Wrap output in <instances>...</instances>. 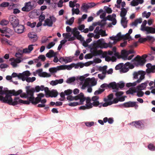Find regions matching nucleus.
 Returning <instances> with one entry per match:
<instances>
[{
	"label": "nucleus",
	"instance_id": "72a5a7b5",
	"mask_svg": "<svg viewBox=\"0 0 155 155\" xmlns=\"http://www.w3.org/2000/svg\"><path fill=\"white\" fill-rule=\"evenodd\" d=\"M23 74L24 72L22 73H19L18 74L16 73L13 72L12 74V78H14L17 77L18 79L22 80Z\"/></svg>",
	"mask_w": 155,
	"mask_h": 155
},
{
	"label": "nucleus",
	"instance_id": "412c9836",
	"mask_svg": "<svg viewBox=\"0 0 155 155\" xmlns=\"http://www.w3.org/2000/svg\"><path fill=\"white\" fill-rule=\"evenodd\" d=\"M9 20L13 28L19 23L18 18L16 16L13 15H10L9 17Z\"/></svg>",
	"mask_w": 155,
	"mask_h": 155
},
{
	"label": "nucleus",
	"instance_id": "37998d69",
	"mask_svg": "<svg viewBox=\"0 0 155 155\" xmlns=\"http://www.w3.org/2000/svg\"><path fill=\"white\" fill-rule=\"evenodd\" d=\"M72 15H74V14H76V15H78L79 14L80 12V11L79 9L78 8H72Z\"/></svg>",
	"mask_w": 155,
	"mask_h": 155
},
{
	"label": "nucleus",
	"instance_id": "774afa93",
	"mask_svg": "<svg viewBox=\"0 0 155 155\" xmlns=\"http://www.w3.org/2000/svg\"><path fill=\"white\" fill-rule=\"evenodd\" d=\"M149 150L151 151L155 150V147L153 144H149L148 146Z\"/></svg>",
	"mask_w": 155,
	"mask_h": 155
},
{
	"label": "nucleus",
	"instance_id": "09e8293b",
	"mask_svg": "<svg viewBox=\"0 0 155 155\" xmlns=\"http://www.w3.org/2000/svg\"><path fill=\"white\" fill-rule=\"evenodd\" d=\"M136 94V95L138 97H142L144 94V93L142 91L138 90H137V91Z\"/></svg>",
	"mask_w": 155,
	"mask_h": 155
},
{
	"label": "nucleus",
	"instance_id": "7c9ffc66",
	"mask_svg": "<svg viewBox=\"0 0 155 155\" xmlns=\"http://www.w3.org/2000/svg\"><path fill=\"white\" fill-rule=\"evenodd\" d=\"M148 83V81H147L144 83H141L140 84L137 86L136 87L137 90L140 91L144 90L146 88Z\"/></svg>",
	"mask_w": 155,
	"mask_h": 155
},
{
	"label": "nucleus",
	"instance_id": "9d476101",
	"mask_svg": "<svg viewBox=\"0 0 155 155\" xmlns=\"http://www.w3.org/2000/svg\"><path fill=\"white\" fill-rule=\"evenodd\" d=\"M113 52L111 51H105L103 52L101 55H102L103 57L105 58V60L107 61H112V62L116 61L117 60L116 56L117 55H115V56H112L110 57L109 55H112L113 54Z\"/></svg>",
	"mask_w": 155,
	"mask_h": 155
},
{
	"label": "nucleus",
	"instance_id": "aec40b11",
	"mask_svg": "<svg viewBox=\"0 0 155 155\" xmlns=\"http://www.w3.org/2000/svg\"><path fill=\"white\" fill-rule=\"evenodd\" d=\"M137 102L135 101H129L126 102L120 105V107H135L136 108L138 107V105L136 104Z\"/></svg>",
	"mask_w": 155,
	"mask_h": 155
},
{
	"label": "nucleus",
	"instance_id": "20e7f679",
	"mask_svg": "<svg viewBox=\"0 0 155 155\" xmlns=\"http://www.w3.org/2000/svg\"><path fill=\"white\" fill-rule=\"evenodd\" d=\"M9 100H5V102L7 103V104L9 105L15 106V105L20 104H29L31 102L29 100L23 101L22 99H20L19 97H15L13 100L12 97H9Z\"/></svg>",
	"mask_w": 155,
	"mask_h": 155
},
{
	"label": "nucleus",
	"instance_id": "ddd939ff",
	"mask_svg": "<svg viewBox=\"0 0 155 155\" xmlns=\"http://www.w3.org/2000/svg\"><path fill=\"white\" fill-rule=\"evenodd\" d=\"M56 18L54 16H50L48 18L46 19L43 24L44 26H47L48 27H52L54 23L56 21Z\"/></svg>",
	"mask_w": 155,
	"mask_h": 155
},
{
	"label": "nucleus",
	"instance_id": "c03bdc74",
	"mask_svg": "<svg viewBox=\"0 0 155 155\" xmlns=\"http://www.w3.org/2000/svg\"><path fill=\"white\" fill-rule=\"evenodd\" d=\"M73 68L74 67L75 69H77L80 67L81 68H82L84 66V65L81 62L78 63L76 64H74L73 65Z\"/></svg>",
	"mask_w": 155,
	"mask_h": 155
},
{
	"label": "nucleus",
	"instance_id": "e2e57ef3",
	"mask_svg": "<svg viewBox=\"0 0 155 155\" xmlns=\"http://www.w3.org/2000/svg\"><path fill=\"white\" fill-rule=\"evenodd\" d=\"M124 64L122 63H120L117 64L115 67L116 70H118L121 69L123 66Z\"/></svg>",
	"mask_w": 155,
	"mask_h": 155
},
{
	"label": "nucleus",
	"instance_id": "f3484780",
	"mask_svg": "<svg viewBox=\"0 0 155 155\" xmlns=\"http://www.w3.org/2000/svg\"><path fill=\"white\" fill-rule=\"evenodd\" d=\"M145 75V72H143L141 74L140 78L136 81L133 83H127L126 86L127 87H134L137 85V83H139L141 82L142 80L144 78Z\"/></svg>",
	"mask_w": 155,
	"mask_h": 155
},
{
	"label": "nucleus",
	"instance_id": "ea45409f",
	"mask_svg": "<svg viewBox=\"0 0 155 155\" xmlns=\"http://www.w3.org/2000/svg\"><path fill=\"white\" fill-rule=\"evenodd\" d=\"M151 14L150 12H149L147 13L146 11H144L142 13V17L143 18L145 17L147 18H148Z\"/></svg>",
	"mask_w": 155,
	"mask_h": 155
},
{
	"label": "nucleus",
	"instance_id": "0e129e2a",
	"mask_svg": "<svg viewBox=\"0 0 155 155\" xmlns=\"http://www.w3.org/2000/svg\"><path fill=\"white\" fill-rule=\"evenodd\" d=\"M155 54V52H151V53L149 54L148 55V58L151 60L154 59V57L152 55V54Z\"/></svg>",
	"mask_w": 155,
	"mask_h": 155
},
{
	"label": "nucleus",
	"instance_id": "5fc2aeb1",
	"mask_svg": "<svg viewBox=\"0 0 155 155\" xmlns=\"http://www.w3.org/2000/svg\"><path fill=\"white\" fill-rule=\"evenodd\" d=\"M146 38V41L149 40L152 42H153L155 41V38L152 36H147Z\"/></svg>",
	"mask_w": 155,
	"mask_h": 155
},
{
	"label": "nucleus",
	"instance_id": "bb28decb",
	"mask_svg": "<svg viewBox=\"0 0 155 155\" xmlns=\"http://www.w3.org/2000/svg\"><path fill=\"white\" fill-rule=\"evenodd\" d=\"M84 82L86 83H88L89 84L90 83L91 84L90 85L92 86L96 85L97 84V81L94 78H87L85 79Z\"/></svg>",
	"mask_w": 155,
	"mask_h": 155
},
{
	"label": "nucleus",
	"instance_id": "a211bd4d",
	"mask_svg": "<svg viewBox=\"0 0 155 155\" xmlns=\"http://www.w3.org/2000/svg\"><path fill=\"white\" fill-rule=\"evenodd\" d=\"M116 15L115 14H113L112 15H109L107 16L108 20L112 21L111 23H109L108 25V27H111L112 26V25H115L117 23V20L116 19Z\"/></svg>",
	"mask_w": 155,
	"mask_h": 155
},
{
	"label": "nucleus",
	"instance_id": "bf43d9fd",
	"mask_svg": "<svg viewBox=\"0 0 155 155\" xmlns=\"http://www.w3.org/2000/svg\"><path fill=\"white\" fill-rule=\"evenodd\" d=\"M65 64H67L68 63L72 61V58L71 56L67 57H65Z\"/></svg>",
	"mask_w": 155,
	"mask_h": 155
},
{
	"label": "nucleus",
	"instance_id": "c9c22d12",
	"mask_svg": "<svg viewBox=\"0 0 155 155\" xmlns=\"http://www.w3.org/2000/svg\"><path fill=\"white\" fill-rule=\"evenodd\" d=\"M136 87L134 88H130L127 91V94L133 95L134 93H136Z\"/></svg>",
	"mask_w": 155,
	"mask_h": 155
},
{
	"label": "nucleus",
	"instance_id": "69168bd1",
	"mask_svg": "<svg viewBox=\"0 0 155 155\" xmlns=\"http://www.w3.org/2000/svg\"><path fill=\"white\" fill-rule=\"evenodd\" d=\"M104 8L106 10V12L108 13H110L112 12L111 8L107 6H104Z\"/></svg>",
	"mask_w": 155,
	"mask_h": 155
},
{
	"label": "nucleus",
	"instance_id": "4be33fe9",
	"mask_svg": "<svg viewBox=\"0 0 155 155\" xmlns=\"http://www.w3.org/2000/svg\"><path fill=\"white\" fill-rule=\"evenodd\" d=\"M135 53V51L133 50H130L127 51L125 50H124L121 51V57L124 60H126L127 56L129 54Z\"/></svg>",
	"mask_w": 155,
	"mask_h": 155
},
{
	"label": "nucleus",
	"instance_id": "6e6552de",
	"mask_svg": "<svg viewBox=\"0 0 155 155\" xmlns=\"http://www.w3.org/2000/svg\"><path fill=\"white\" fill-rule=\"evenodd\" d=\"M36 6V3L34 1H29L25 3L24 6L21 8L22 11L29 12L33 9Z\"/></svg>",
	"mask_w": 155,
	"mask_h": 155
},
{
	"label": "nucleus",
	"instance_id": "79ce46f5",
	"mask_svg": "<svg viewBox=\"0 0 155 155\" xmlns=\"http://www.w3.org/2000/svg\"><path fill=\"white\" fill-rule=\"evenodd\" d=\"M54 53V51L52 50H50L46 54V56L49 58H51V57H53V55Z\"/></svg>",
	"mask_w": 155,
	"mask_h": 155
},
{
	"label": "nucleus",
	"instance_id": "473e14b6",
	"mask_svg": "<svg viewBox=\"0 0 155 155\" xmlns=\"http://www.w3.org/2000/svg\"><path fill=\"white\" fill-rule=\"evenodd\" d=\"M64 80L63 79L52 81H51L50 84L52 86H55L58 84H61L63 83Z\"/></svg>",
	"mask_w": 155,
	"mask_h": 155
},
{
	"label": "nucleus",
	"instance_id": "f8f14e48",
	"mask_svg": "<svg viewBox=\"0 0 155 155\" xmlns=\"http://www.w3.org/2000/svg\"><path fill=\"white\" fill-rule=\"evenodd\" d=\"M0 32L4 34H1V36H5L8 38H9L13 34V31L11 29L8 28L3 27L0 28Z\"/></svg>",
	"mask_w": 155,
	"mask_h": 155
},
{
	"label": "nucleus",
	"instance_id": "0eeeda50",
	"mask_svg": "<svg viewBox=\"0 0 155 155\" xmlns=\"http://www.w3.org/2000/svg\"><path fill=\"white\" fill-rule=\"evenodd\" d=\"M147 22L144 20L141 26L140 30L143 31H146V34H153L155 33V26L154 27L146 26Z\"/></svg>",
	"mask_w": 155,
	"mask_h": 155
},
{
	"label": "nucleus",
	"instance_id": "6ab92c4d",
	"mask_svg": "<svg viewBox=\"0 0 155 155\" xmlns=\"http://www.w3.org/2000/svg\"><path fill=\"white\" fill-rule=\"evenodd\" d=\"M125 100L124 97H123L121 98H119V100H118L117 98H114L112 101H107L106 102V103H104L102 105L103 107H105L107 106L108 105H111L113 104L117 103L119 101H124Z\"/></svg>",
	"mask_w": 155,
	"mask_h": 155
},
{
	"label": "nucleus",
	"instance_id": "a18cd8bd",
	"mask_svg": "<svg viewBox=\"0 0 155 155\" xmlns=\"http://www.w3.org/2000/svg\"><path fill=\"white\" fill-rule=\"evenodd\" d=\"M74 17H72L69 20H67L66 22V24L71 25L74 22Z\"/></svg>",
	"mask_w": 155,
	"mask_h": 155
},
{
	"label": "nucleus",
	"instance_id": "13d9d810",
	"mask_svg": "<svg viewBox=\"0 0 155 155\" xmlns=\"http://www.w3.org/2000/svg\"><path fill=\"white\" fill-rule=\"evenodd\" d=\"M99 33L102 37L107 36V34L106 33L105 31L102 29H100Z\"/></svg>",
	"mask_w": 155,
	"mask_h": 155
},
{
	"label": "nucleus",
	"instance_id": "338daca9",
	"mask_svg": "<svg viewBox=\"0 0 155 155\" xmlns=\"http://www.w3.org/2000/svg\"><path fill=\"white\" fill-rule=\"evenodd\" d=\"M139 4L137 0H133L131 2L130 5L132 6H135Z\"/></svg>",
	"mask_w": 155,
	"mask_h": 155
},
{
	"label": "nucleus",
	"instance_id": "4c0bfd02",
	"mask_svg": "<svg viewBox=\"0 0 155 155\" xmlns=\"http://www.w3.org/2000/svg\"><path fill=\"white\" fill-rule=\"evenodd\" d=\"M78 96V95L76 96L75 97H73L71 95H69L66 98L67 100L68 101H71L74 100H79V99H78V97L77 96Z\"/></svg>",
	"mask_w": 155,
	"mask_h": 155
},
{
	"label": "nucleus",
	"instance_id": "f03ea898",
	"mask_svg": "<svg viewBox=\"0 0 155 155\" xmlns=\"http://www.w3.org/2000/svg\"><path fill=\"white\" fill-rule=\"evenodd\" d=\"M22 90L21 89L17 91H16L13 90L12 91H8L7 93H5L4 91L3 90V87L0 86V101L2 102L7 103L5 102V100H9V97H12V95L16 96L19 95L21 93Z\"/></svg>",
	"mask_w": 155,
	"mask_h": 155
},
{
	"label": "nucleus",
	"instance_id": "393cba45",
	"mask_svg": "<svg viewBox=\"0 0 155 155\" xmlns=\"http://www.w3.org/2000/svg\"><path fill=\"white\" fill-rule=\"evenodd\" d=\"M130 124L139 129H142L144 127V125L141 121H136L130 123Z\"/></svg>",
	"mask_w": 155,
	"mask_h": 155
},
{
	"label": "nucleus",
	"instance_id": "b1692460",
	"mask_svg": "<svg viewBox=\"0 0 155 155\" xmlns=\"http://www.w3.org/2000/svg\"><path fill=\"white\" fill-rule=\"evenodd\" d=\"M13 28L15 32L18 34H21L24 32L25 28L24 25L19 23L14 27Z\"/></svg>",
	"mask_w": 155,
	"mask_h": 155
},
{
	"label": "nucleus",
	"instance_id": "4d7b16f0",
	"mask_svg": "<svg viewBox=\"0 0 155 155\" xmlns=\"http://www.w3.org/2000/svg\"><path fill=\"white\" fill-rule=\"evenodd\" d=\"M36 24V22H34L31 23L30 21H28L27 23V25L29 26L31 28H33L35 27Z\"/></svg>",
	"mask_w": 155,
	"mask_h": 155
},
{
	"label": "nucleus",
	"instance_id": "3c124183",
	"mask_svg": "<svg viewBox=\"0 0 155 155\" xmlns=\"http://www.w3.org/2000/svg\"><path fill=\"white\" fill-rule=\"evenodd\" d=\"M105 90L104 88H99L98 90L94 92V94L96 95L101 93Z\"/></svg>",
	"mask_w": 155,
	"mask_h": 155
},
{
	"label": "nucleus",
	"instance_id": "c85d7f7f",
	"mask_svg": "<svg viewBox=\"0 0 155 155\" xmlns=\"http://www.w3.org/2000/svg\"><path fill=\"white\" fill-rule=\"evenodd\" d=\"M28 36L30 40L32 42L36 41L38 38L37 35L35 34L34 32H30L28 33Z\"/></svg>",
	"mask_w": 155,
	"mask_h": 155
},
{
	"label": "nucleus",
	"instance_id": "6e6d98bb",
	"mask_svg": "<svg viewBox=\"0 0 155 155\" xmlns=\"http://www.w3.org/2000/svg\"><path fill=\"white\" fill-rule=\"evenodd\" d=\"M51 75L50 74L46 72H42L40 76V77H51Z\"/></svg>",
	"mask_w": 155,
	"mask_h": 155
},
{
	"label": "nucleus",
	"instance_id": "4468645a",
	"mask_svg": "<svg viewBox=\"0 0 155 155\" xmlns=\"http://www.w3.org/2000/svg\"><path fill=\"white\" fill-rule=\"evenodd\" d=\"M132 61L137 65L143 66L145 63L146 60L144 59H142L140 56L137 55L135 58L132 59Z\"/></svg>",
	"mask_w": 155,
	"mask_h": 155
},
{
	"label": "nucleus",
	"instance_id": "cd10ccee",
	"mask_svg": "<svg viewBox=\"0 0 155 155\" xmlns=\"http://www.w3.org/2000/svg\"><path fill=\"white\" fill-rule=\"evenodd\" d=\"M92 86L89 83L84 82L82 85L81 88L83 90L87 88V92L88 93H91L92 91Z\"/></svg>",
	"mask_w": 155,
	"mask_h": 155
},
{
	"label": "nucleus",
	"instance_id": "423d86ee",
	"mask_svg": "<svg viewBox=\"0 0 155 155\" xmlns=\"http://www.w3.org/2000/svg\"><path fill=\"white\" fill-rule=\"evenodd\" d=\"M109 85V88H112L113 90V91L115 92V95L117 97L116 98H117L119 100V98H121L123 97L121 96L124 94L123 92L121 91H118L119 89L117 83L116 84L115 82H113L110 83ZM125 96L124 97L125 98Z\"/></svg>",
	"mask_w": 155,
	"mask_h": 155
},
{
	"label": "nucleus",
	"instance_id": "7ed1b4c3",
	"mask_svg": "<svg viewBox=\"0 0 155 155\" xmlns=\"http://www.w3.org/2000/svg\"><path fill=\"white\" fill-rule=\"evenodd\" d=\"M77 97L78 99L80 100V104H83L84 101H86V104L85 106H82L79 107L80 110H84L87 109H90L92 107V103L91 102V99L90 97H84V94L81 93L79 94Z\"/></svg>",
	"mask_w": 155,
	"mask_h": 155
},
{
	"label": "nucleus",
	"instance_id": "a878e982",
	"mask_svg": "<svg viewBox=\"0 0 155 155\" xmlns=\"http://www.w3.org/2000/svg\"><path fill=\"white\" fill-rule=\"evenodd\" d=\"M147 68L146 72L148 74L155 73V65H152L150 63H147L146 65Z\"/></svg>",
	"mask_w": 155,
	"mask_h": 155
},
{
	"label": "nucleus",
	"instance_id": "f704fd0d",
	"mask_svg": "<svg viewBox=\"0 0 155 155\" xmlns=\"http://www.w3.org/2000/svg\"><path fill=\"white\" fill-rule=\"evenodd\" d=\"M34 99H33V100L32 101V104H36L39 102H41V104H45V103L47 102V100L45 99H40V100H38L35 101H34Z\"/></svg>",
	"mask_w": 155,
	"mask_h": 155
},
{
	"label": "nucleus",
	"instance_id": "de8ad7c7",
	"mask_svg": "<svg viewBox=\"0 0 155 155\" xmlns=\"http://www.w3.org/2000/svg\"><path fill=\"white\" fill-rule=\"evenodd\" d=\"M50 94L51 95V97H56L58 95V93L57 92L54 90H52L50 92Z\"/></svg>",
	"mask_w": 155,
	"mask_h": 155
},
{
	"label": "nucleus",
	"instance_id": "9b49d317",
	"mask_svg": "<svg viewBox=\"0 0 155 155\" xmlns=\"http://www.w3.org/2000/svg\"><path fill=\"white\" fill-rule=\"evenodd\" d=\"M31 74L30 71H24V74L22 78L23 81H26L27 82H33L36 80L35 77L32 78L28 77Z\"/></svg>",
	"mask_w": 155,
	"mask_h": 155
},
{
	"label": "nucleus",
	"instance_id": "603ef678",
	"mask_svg": "<svg viewBox=\"0 0 155 155\" xmlns=\"http://www.w3.org/2000/svg\"><path fill=\"white\" fill-rule=\"evenodd\" d=\"M76 79V78L74 77H71L67 79L66 82L68 83H71L75 81Z\"/></svg>",
	"mask_w": 155,
	"mask_h": 155
},
{
	"label": "nucleus",
	"instance_id": "8fccbe9b",
	"mask_svg": "<svg viewBox=\"0 0 155 155\" xmlns=\"http://www.w3.org/2000/svg\"><path fill=\"white\" fill-rule=\"evenodd\" d=\"M80 104H80V101L79 102H71L68 104L67 105L70 106L74 107Z\"/></svg>",
	"mask_w": 155,
	"mask_h": 155
},
{
	"label": "nucleus",
	"instance_id": "f257e3e1",
	"mask_svg": "<svg viewBox=\"0 0 155 155\" xmlns=\"http://www.w3.org/2000/svg\"><path fill=\"white\" fill-rule=\"evenodd\" d=\"M108 47H112L109 44L105 43L103 39H99L97 41L95 45L91 48L90 51L93 56L100 55L103 54V51L100 50H98L97 49L107 48Z\"/></svg>",
	"mask_w": 155,
	"mask_h": 155
},
{
	"label": "nucleus",
	"instance_id": "2eb2a0df",
	"mask_svg": "<svg viewBox=\"0 0 155 155\" xmlns=\"http://www.w3.org/2000/svg\"><path fill=\"white\" fill-rule=\"evenodd\" d=\"M31 89L32 90V92L33 94L35 92H38L40 91H44L45 92L49 91L48 87H45L44 85H41V86L37 85L35 86V87H31Z\"/></svg>",
	"mask_w": 155,
	"mask_h": 155
},
{
	"label": "nucleus",
	"instance_id": "864d4df0",
	"mask_svg": "<svg viewBox=\"0 0 155 155\" xmlns=\"http://www.w3.org/2000/svg\"><path fill=\"white\" fill-rule=\"evenodd\" d=\"M114 95L113 94H110L108 96V98H104V101L105 102L108 101H111V100L113 98Z\"/></svg>",
	"mask_w": 155,
	"mask_h": 155
},
{
	"label": "nucleus",
	"instance_id": "58836bf2",
	"mask_svg": "<svg viewBox=\"0 0 155 155\" xmlns=\"http://www.w3.org/2000/svg\"><path fill=\"white\" fill-rule=\"evenodd\" d=\"M37 96V97L35 98L34 97V95H33V97L34 99V101H35L39 99L40 100V99H41L42 98L44 97L45 95L43 93H41L38 94Z\"/></svg>",
	"mask_w": 155,
	"mask_h": 155
},
{
	"label": "nucleus",
	"instance_id": "1a4fd4ad",
	"mask_svg": "<svg viewBox=\"0 0 155 155\" xmlns=\"http://www.w3.org/2000/svg\"><path fill=\"white\" fill-rule=\"evenodd\" d=\"M121 10L120 14V16L121 17V23L124 28H125L127 27V18L125 17L127 14V11L124 8H121Z\"/></svg>",
	"mask_w": 155,
	"mask_h": 155
},
{
	"label": "nucleus",
	"instance_id": "e433bc0d",
	"mask_svg": "<svg viewBox=\"0 0 155 155\" xmlns=\"http://www.w3.org/2000/svg\"><path fill=\"white\" fill-rule=\"evenodd\" d=\"M81 9L83 12H87L89 8L87 4L83 3L81 6Z\"/></svg>",
	"mask_w": 155,
	"mask_h": 155
},
{
	"label": "nucleus",
	"instance_id": "39448f33",
	"mask_svg": "<svg viewBox=\"0 0 155 155\" xmlns=\"http://www.w3.org/2000/svg\"><path fill=\"white\" fill-rule=\"evenodd\" d=\"M26 93L24 92L20 94V96L21 98H27L28 100L32 103L33 99V95H34L30 86H27L25 87Z\"/></svg>",
	"mask_w": 155,
	"mask_h": 155
},
{
	"label": "nucleus",
	"instance_id": "680f3d73",
	"mask_svg": "<svg viewBox=\"0 0 155 155\" xmlns=\"http://www.w3.org/2000/svg\"><path fill=\"white\" fill-rule=\"evenodd\" d=\"M9 3L6 2H3L0 4L1 7H6L9 6Z\"/></svg>",
	"mask_w": 155,
	"mask_h": 155
},
{
	"label": "nucleus",
	"instance_id": "2f4dec72",
	"mask_svg": "<svg viewBox=\"0 0 155 155\" xmlns=\"http://www.w3.org/2000/svg\"><path fill=\"white\" fill-rule=\"evenodd\" d=\"M34 45H30L28 48L24 49L22 51L21 50V52H22V53H29L33 50V46Z\"/></svg>",
	"mask_w": 155,
	"mask_h": 155
},
{
	"label": "nucleus",
	"instance_id": "5701e85b",
	"mask_svg": "<svg viewBox=\"0 0 155 155\" xmlns=\"http://www.w3.org/2000/svg\"><path fill=\"white\" fill-rule=\"evenodd\" d=\"M99 99V97L97 95L92 97L91 102L92 106L97 107L99 106V107H101L102 106V104L100 103L98 101Z\"/></svg>",
	"mask_w": 155,
	"mask_h": 155
},
{
	"label": "nucleus",
	"instance_id": "c756f323",
	"mask_svg": "<svg viewBox=\"0 0 155 155\" xmlns=\"http://www.w3.org/2000/svg\"><path fill=\"white\" fill-rule=\"evenodd\" d=\"M10 61H12L11 63V64L13 68H16L18 66L17 64L21 62V61L19 59H15L14 58H12L10 59Z\"/></svg>",
	"mask_w": 155,
	"mask_h": 155
},
{
	"label": "nucleus",
	"instance_id": "49530a36",
	"mask_svg": "<svg viewBox=\"0 0 155 155\" xmlns=\"http://www.w3.org/2000/svg\"><path fill=\"white\" fill-rule=\"evenodd\" d=\"M49 71L52 73H56L57 71H59L58 66L56 67L50 68L49 69Z\"/></svg>",
	"mask_w": 155,
	"mask_h": 155
},
{
	"label": "nucleus",
	"instance_id": "052dcab7",
	"mask_svg": "<svg viewBox=\"0 0 155 155\" xmlns=\"http://www.w3.org/2000/svg\"><path fill=\"white\" fill-rule=\"evenodd\" d=\"M129 68L128 67H126V66H124L123 67L120 71L122 73H126L129 70Z\"/></svg>",
	"mask_w": 155,
	"mask_h": 155
},
{
	"label": "nucleus",
	"instance_id": "dca6fc26",
	"mask_svg": "<svg viewBox=\"0 0 155 155\" xmlns=\"http://www.w3.org/2000/svg\"><path fill=\"white\" fill-rule=\"evenodd\" d=\"M124 36V35H122L121 32L118 33L115 36H112L110 37V38L113 41L109 42V44L111 45L115 44L117 41Z\"/></svg>",
	"mask_w": 155,
	"mask_h": 155
},
{
	"label": "nucleus",
	"instance_id": "a19ab883",
	"mask_svg": "<svg viewBox=\"0 0 155 155\" xmlns=\"http://www.w3.org/2000/svg\"><path fill=\"white\" fill-rule=\"evenodd\" d=\"M22 53H21L19 52H17L15 53V56L17 58L15 59H19L21 61V62L22 61Z\"/></svg>",
	"mask_w": 155,
	"mask_h": 155
}]
</instances>
